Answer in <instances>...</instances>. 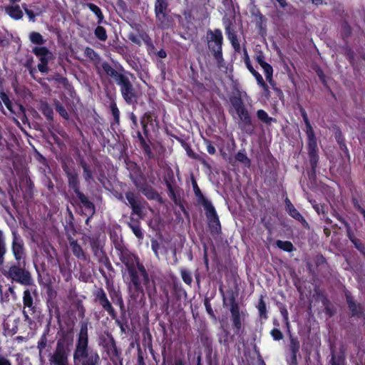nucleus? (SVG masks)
I'll use <instances>...</instances> for the list:
<instances>
[{
  "label": "nucleus",
  "instance_id": "obj_1",
  "mask_svg": "<svg viewBox=\"0 0 365 365\" xmlns=\"http://www.w3.org/2000/svg\"><path fill=\"white\" fill-rule=\"evenodd\" d=\"M81 360H83L82 365H98L100 361L98 353L88 347V324L86 322L81 323V329L73 351V362L76 364Z\"/></svg>",
  "mask_w": 365,
  "mask_h": 365
},
{
  "label": "nucleus",
  "instance_id": "obj_2",
  "mask_svg": "<svg viewBox=\"0 0 365 365\" xmlns=\"http://www.w3.org/2000/svg\"><path fill=\"white\" fill-rule=\"evenodd\" d=\"M230 101L232 106L230 113L234 118H235V115L237 116L238 123L242 129L251 133L252 131L251 117L241 98L233 96L230 98Z\"/></svg>",
  "mask_w": 365,
  "mask_h": 365
},
{
  "label": "nucleus",
  "instance_id": "obj_3",
  "mask_svg": "<svg viewBox=\"0 0 365 365\" xmlns=\"http://www.w3.org/2000/svg\"><path fill=\"white\" fill-rule=\"evenodd\" d=\"M2 274L9 279L23 285H30L32 283L31 273L26 269V261H16L11 264L7 270Z\"/></svg>",
  "mask_w": 365,
  "mask_h": 365
},
{
  "label": "nucleus",
  "instance_id": "obj_4",
  "mask_svg": "<svg viewBox=\"0 0 365 365\" xmlns=\"http://www.w3.org/2000/svg\"><path fill=\"white\" fill-rule=\"evenodd\" d=\"M136 268L134 264H126L128 271L130 277V282L135 291L138 293H143V288L141 285V277L145 285L149 283V276L145 267L139 262L138 258L135 259Z\"/></svg>",
  "mask_w": 365,
  "mask_h": 365
},
{
  "label": "nucleus",
  "instance_id": "obj_5",
  "mask_svg": "<svg viewBox=\"0 0 365 365\" xmlns=\"http://www.w3.org/2000/svg\"><path fill=\"white\" fill-rule=\"evenodd\" d=\"M70 344L64 338L57 341L53 352L50 355L51 365H69L68 356L70 355Z\"/></svg>",
  "mask_w": 365,
  "mask_h": 365
},
{
  "label": "nucleus",
  "instance_id": "obj_6",
  "mask_svg": "<svg viewBox=\"0 0 365 365\" xmlns=\"http://www.w3.org/2000/svg\"><path fill=\"white\" fill-rule=\"evenodd\" d=\"M206 38L209 50L212 53L218 64L220 65L223 60L222 53L223 36L222 31L217 29L208 30Z\"/></svg>",
  "mask_w": 365,
  "mask_h": 365
},
{
  "label": "nucleus",
  "instance_id": "obj_7",
  "mask_svg": "<svg viewBox=\"0 0 365 365\" xmlns=\"http://www.w3.org/2000/svg\"><path fill=\"white\" fill-rule=\"evenodd\" d=\"M124 101L129 105H134L138 101V93L131 83L128 75H125L117 83Z\"/></svg>",
  "mask_w": 365,
  "mask_h": 365
},
{
  "label": "nucleus",
  "instance_id": "obj_8",
  "mask_svg": "<svg viewBox=\"0 0 365 365\" xmlns=\"http://www.w3.org/2000/svg\"><path fill=\"white\" fill-rule=\"evenodd\" d=\"M62 168L68 178V187L73 190L76 195L81 192L79 189L78 174L74 168V163L72 160L63 161Z\"/></svg>",
  "mask_w": 365,
  "mask_h": 365
},
{
  "label": "nucleus",
  "instance_id": "obj_9",
  "mask_svg": "<svg viewBox=\"0 0 365 365\" xmlns=\"http://www.w3.org/2000/svg\"><path fill=\"white\" fill-rule=\"evenodd\" d=\"M11 252L16 261H26L24 242L16 231L12 232Z\"/></svg>",
  "mask_w": 365,
  "mask_h": 365
},
{
  "label": "nucleus",
  "instance_id": "obj_10",
  "mask_svg": "<svg viewBox=\"0 0 365 365\" xmlns=\"http://www.w3.org/2000/svg\"><path fill=\"white\" fill-rule=\"evenodd\" d=\"M32 52L38 58L40 63L38 64V69L41 73H47V64L52 59V53L46 47L36 46L32 49Z\"/></svg>",
  "mask_w": 365,
  "mask_h": 365
},
{
  "label": "nucleus",
  "instance_id": "obj_11",
  "mask_svg": "<svg viewBox=\"0 0 365 365\" xmlns=\"http://www.w3.org/2000/svg\"><path fill=\"white\" fill-rule=\"evenodd\" d=\"M230 312L235 332L237 334L242 328V323L245 319V313L240 310V307L235 300H232L231 302Z\"/></svg>",
  "mask_w": 365,
  "mask_h": 365
},
{
  "label": "nucleus",
  "instance_id": "obj_12",
  "mask_svg": "<svg viewBox=\"0 0 365 365\" xmlns=\"http://www.w3.org/2000/svg\"><path fill=\"white\" fill-rule=\"evenodd\" d=\"M96 297L103 308L110 314V317L115 318V310L108 301L105 292L102 289H98L96 292Z\"/></svg>",
  "mask_w": 365,
  "mask_h": 365
},
{
  "label": "nucleus",
  "instance_id": "obj_13",
  "mask_svg": "<svg viewBox=\"0 0 365 365\" xmlns=\"http://www.w3.org/2000/svg\"><path fill=\"white\" fill-rule=\"evenodd\" d=\"M225 32L235 51L237 52H240L241 48L240 43L237 40V35L235 33V31L230 26V22H225Z\"/></svg>",
  "mask_w": 365,
  "mask_h": 365
},
{
  "label": "nucleus",
  "instance_id": "obj_14",
  "mask_svg": "<svg viewBox=\"0 0 365 365\" xmlns=\"http://www.w3.org/2000/svg\"><path fill=\"white\" fill-rule=\"evenodd\" d=\"M156 24L158 27L165 29L172 26L173 20L168 13L155 15Z\"/></svg>",
  "mask_w": 365,
  "mask_h": 365
},
{
  "label": "nucleus",
  "instance_id": "obj_15",
  "mask_svg": "<svg viewBox=\"0 0 365 365\" xmlns=\"http://www.w3.org/2000/svg\"><path fill=\"white\" fill-rule=\"evenodd\" d=\"M138 189L148 200H156L161 202L160 195L152 187L145 185L138 187Z\"/></svg>",
  "mask_w": 365,
  "mask_h": 365
},
{
  "label": "nucleus",
  "instance_id": "obj_16",
  "mask_svg": "<svg viewBox=\"0 0 365 365\" xmlns=\"http://www.w3.org/2000/svg\"><path fill=\"white\" fill-rule=\"evenodd\" d=\"M102 68L106 75L112 77L117 83L125 74L118 72L115 70L108 63L104 62L102 63Z\"/></svg>",
  "mask_w": 365,
  "mask_h": 365
},
{
  "label": "nucleus",
  "instance_id": "obj_17",
  "mask_svg": "<svg viewBox=\"0 0 365 365\" xmlns=\"http://www.w3.org/2000/svg\"><path fill=\"white\" fill-rule=\"evenodd\" d=\"M76 196L78 198V200H80V202H81V204L83 205L86 211L87 212L86 214H88L91 215H93V213L95 212V207H94L93 202H91L87 198V197L82 192L78 193V195H76Z\"/></svg>",
  "mask_w": 365,
  "mask_h": 365
},
{
  "label": "nucleus",
  "instance_id": "obj_18",
  "mask_svg": "<svg viewBox=\"0 0 365 365\" xmlns=\"http://www.w3.org/2000/svg\"><path fill=\"white\" fill-rule=\"evenodd\" d=\"M204 207L206 210V215L208 218L209 223L212 222V221H219L215 207L207 200H204Z\"/></svg>",
  "mask_w": 365,
  "mask_h": 365
},
{
  "label": "nucleus",
  "instance_id": "obj_19",
  "mask_svg": "<svg viewBox=\"0 0 365 365\" xmlns=\"http://www.w3.org/2000/svg\"><path fill=\"white\" fill-rule=\"evenodd\" d=\"M5 11L15 20H19L23 17V12L19 5L6 6Z\"/></svg>",
  "mask_w": 365,
  "mask_h": 365
},
{
  "label": "nucleus",
  "instance_id": "obj_20",
  "mask_svg": "<svg viewBox=\"0 0 365 365\" xmlns=\"http://www.w3.org/2000/svg\"><path fill=\"white\" fill-rule=\"evenodd\" d=\"M69 243L73 255L78 259H86V255L78 242L73 239H71Z\"/></svg>",
  "mask_w": 365,
  "mask_h": 365
},
{
  "label": "nucleus",
  "instance_id": "obj_21",
  "mask_svg": "<svg viewBox=\"0 0 365 365\" xmlns=\"http://www.w3.org/2000/svg\"><path fill=\"white\" fill-rule=\"evenodd\" d=\"M346 300L352 315L360 316L362 314V307L359 304H356L353 299L348 295L346 296Z\"/></svg>",
  "mask_w": 365,
  "mask_h": 365
},
{
  "label": "nucleus",
  "instance_id": "obj_22",
  "mask_svg": "<svg viewBox=\"0 0 365 365\" xmlns=\"http://www.w3.org/2000/svg\"><path fill=\"white\" fill-rule=\"evenodd\" d=\"M7 252L6 240L2 231L0 230V267H2L5 262V255Z\"/></svg>",
  "mask_w": 365,
  "mask_h": 365
},
{
  "label": "nucleus",
  "instance_id": "obj_23",
  "mask_svg": "<svg viewBox=\"0 0 365 365\" xmlns=\"http://www.w3.org/2000/svg\"><path fill=\"white\" fill-rule=\"evenodd\" d=\"M168 0H156L155 2V14L167 13Z\"/></svg>",
  "mask_w": 365,
  "mask_h": 365
},
{
  "label": "nucleus",
  "instance_id": "obj_24",
  "mask_svg": "<svg viewBox=\"0 0 365 365\" xmlns=\"http://www.w3.org/2000/svg\"><path fill=\"white\" fill-rule=\"evenodd\" d=\"M130 228L132 230L134 235L138 238L142 239L143 235L141 232V228L140 226V222L138 220H135L133 218L130 219V222L128 223Z\"/></svg>",
  "mask_w": 365,
  "mask_h": 365
},
{
  "label": "nucleus",
  "instance_id": "obj_25",
  "mask_svg": "<svg viewBox=\"0 0 365 365\" xmlns=\"http://www.w3.org/2000/svg\"><path fill=\"white\" fill-rule=\"evenodd\" d=\"M286 208L288 213L294 219L301 221L303 220L304 218L302 215L297 211V209L294 207V205L291 203V202L287 199L286 200Z\"/></svg>",
  "mask_w": 365,
  "mask_h": 365
},
{
  "label": "nucleus",
  "instance_id": "obj_26",
  "mask_svg": "<svg viewBox=\"0 0 365 365\" xmlns=\"http://www.w3.org/2000/svg\"><path fill=\"white\" fill-rule=\"evenodd\" d=\"M299 347H300V345H299V341L295 338L291 337L290 338V349L292 353V363L294 364H297V353L299 351Z\"/></svg>",
  "mask_w": 365,
  "mask_h": 365
},
{
  "label": "nucleus",
  "instance_id": "obj_27",
  "mask_svg": "<svg viewBox=\"0 0 365 365\" xmlns=\"http://www.w3.org/2000/svg\"><path fill=\"white\" fill-rule=\"evenodd\" d=\"M23 302H24V305L25 307H26L29 309L34 311V302H33V297H32L31 292L29 289H26L24 292Z\"/></svg>",
  "mask_w": 365,
  "mask_h": 365
},
{
  "label": "nucleus",
  "instance_id": "obj_28",
  "mask_svg": "<svg viewBox=\"0 0 365 365\" xmlns=\"http://www.w3.org/2000/svg\"><path fill=\"white\" fill-rule=\"evenodd\" d=\"M40 110L46 118L52 120L53 118V112L52 108L47 103H41Z\"/></svg>",
  "mask_w": 365,
  "mask_h": 365
},
{
  "label": "nucleus",
  "instance_id": "obj_29",
  "mask_svg": "<svg viewBox=\"0 0 365 365\" xmlns=\"http://www.w3.org/2000/svg\"><path fill=\"white\" fill-rule=\"evenodd\" d=\"M125 197L128 201L130 207L135 205L138 202L143 201L142 197H140V196H138V195L135 194L133 192H127L125 193Z\"/></svg>",
  "mask_w": 365,
  "mask_h": 365
},
{
  "label": "nucleus",
  "instance_id": "obj_30",
  "mask_svg": "<svg viewBox=\"0 0 365 365\" xmlns=\"http://www.w3.org/2000/svg\"><path fill=\"white\" fill-rule=\"evenodd\" d=\"M132 213L137 215L140 219H143L145 217V212H144V202L141 201L140 202H138L135 205L133 206L132 207Z\"/></svg>",
  "mask_w": 365,
  "mask_h": 365
},
{
  "label": "nucleus",
  "instance_id": "obj_31",
  "mask_svg": "<svg viewBox=\"0 0 365 365\" xmlns=\"http://www.w3.org/2000/svg\"><path fill=\"white\" fill-rule=\"evenodd\" d=\"M30 41L35 44L42 45L46 42L42 35L38 32L33 31L29 34Z\"/></svg>",
  "mask_w": 365,
  "mask_h": 365
},
{
  "label": "nucleus",
  "instance_id": "obj_32",
  "mask_svg": "<svg viewBox=\"0 0 365 365\" xmlns=\"http://www.w3.org/2000/svg\"><path fill=\"white\" fill-rule=\"evenodd\" d=\"M54 107L56 110L59 113V115L63 118L64 119L67 120L69 118V115L68 112L66 111V108L63 107V106L58 101H54Z\"/></svg>",
  "mask_w": 365,
  "mask_h": 365
},
{
  "label": "nucleus",
  "instance_id": "obj_33",
  "mask_svg": "<svg viewBox=\"0 0 365 365\" xmlns=\"http://www.w3.org/2000/svg\"><path fill=\"white\" fill-rule=\"evenodd\" d=\"M276 245L279 249L286 252H292L294 248L293 245L289 241L277 240Z\"/></svg>",
  "mask_w": 365,
  "mask_h": 365
},
{
  "label": "nucleus",
  "instance_id": "obj_34",
  "mask_svg": "<svg viewBox=\"0 0 365 365\" xmlns=\"http://www.w3.org/2000/svg\"><path fill=\"white\" fill-rule=\"evenodd\" d=\"M81 165L83 170V178L85 180L89 182L93 178L92 172L89 166L83 160L81 161Z\"/></svg>",
  "mask_w": 365,
  "mask_h": 365
},
{
  "label": "nucleus",
  "instance_id": "obj_35",
  "mask_svg": "<svg viewBox=\"0 0 365 365\" xmlns=\"http://www.w3.org/2000/svg\"><path fill=\"white\" fill-rule=\"evenodd\" d=\"M264 72V75L267 81L269 83H272V73L273 69L272 67L269 63H264L263 66H261Z\"/></svg>",
  "mask_w": 365,
  "mask_h": 365
},
{
  "label": "nucleus",
  "instance_id": "obj_36",
  "mask_svg": "<svg viewBox=\"0 0 365 365\" xmlns=\"http://www.w3.org/2000/svg\"><path fill=\"white\" fill-rule=\"evenodd\" d=\"M257 116L259 120L267 124H270L273 120L264 110H258L257 111Z\"/></svg>",
  "mask_w": 365,
  "mask_h": 365
},
{
  "label": "nucleus",
  "instance_id": "obj_37",
  "mask_svg": "<svg viewBox=\"0 0 365 365\" xmlns=\"http://www.w3.org/2000/svg\"><path fill=\"white\" fill-rule=\"evenodd\" d=\"M95 36L102 41H105L107 39V34L106 29L101 26H98L96 28L94 31Z\"/></svg>",
  "mask_w": 365,
  "mask_h": 365
},
{
  "label": "nucleus",
  "instance_id": "obj_38",
  "mask_svg": "<svg viewBox=\"0 0 365 365\" xmlns=\"http://www.w3.org/2000/svg\"><path fill=\"white\" fill-rule=\"evenodd\" d=\"M348 237L358 250L364 252V245L359 239L356 238L351 232H348Z\"/></svg>",
  "mask_w": 365,
  "mask_h": 365
},
{
  "label": "nucleus",
  "instance_id": "obj_39",
  "mask_svg": "<svg viewBox=\"0 0 365 365\" xmlns=\"http://www.w3.org/2000/svg\"><path fill=\"white\" fill-rule=\"evenodd\" d=\"M84 54L86 57H88L92 61L99 60V56L98 55V53L90 47L86 48V49L84 50Z\"/></svg>",
  "mask_w": 365,
  "mask_h": 365
},
{
  "label": "nucleus",
  "instance_id": "obj_40",
  "mask_svg": "<svg viewBox=\"0 0 365 365\" xmlns=\"http://www.w3.org/2000/svg\"><path fill=\"white\" fill-rule=\"evenodd\" d=\"M88 7L90 9L91 11H93L97 16L98 19V23H101L103 18V16L100 8L93 4H88Z\"/></svg>",
  "mask_w": 365,
  "mask_h": 365
},
{
  "label": "nucleus",
  "instance_id": "obj_41",
  "mask_svg": "<svg viewBox=\"0 0 365 365\" xmlns=\"http://www.w3.org/2000/svg\"><path fill=\"white\" fill-rule=\"evenodd\" d=\"M331 363V365H344L345 358L343 355L336 356L332 352Z\"/></svg>",
  "mask_w": 365,
  "mask_h": 365
},
{
  "label": "nucleus",
  "instance_id": "obj_42",
  "mask_svg": "<svg viewBox=\"0 0 365 365\" xmlns=\"http://www.w3.org/2000/svg\"><path fill=\"white\" fill-rule=\"evenodd\" d=\"M2 102L6 106V108L12 111L11 102L9 96L4 92L0 93V103Z\"/></svg>",
  "mask_w": 365,
  "mask_h": 365
},
{
  "label": "nucleus",
  "instance_id": "obj_43",
  "mask_svg": "<svg viewBox=\"0 0 365 365\" xmlns=\"http://www.w3.org/2000/svg\"><path fill=\"white\" fill-rule=\"evenodd\" d=\"M110 109L113 114V116L114 118V120L116 123H119V119H120V111L116 106V103L115 102H113L110 104Z\"/></svg>",
  "mask_w": 365,
  "mask_h": 365
},
{
  "label": "nucleus",
  "instance_id": "obj_44",
  "mask_svg": "<svg viewBox=\"0 0 365 365\" xmlns=\"http://www.w3.org/2000/svg\"><path fill=\"white\" fill-rule=\"evenodd\" d=\"M235 158L237 161L241 162L244 165L247 166L250 165V161L245 153L238 152L235 155Z\"/></svg>",
  "mask_w": 365,
  "mask_h": 365
},
{
  "label": "nucleus",
  "instance_id": "obj_45",
  "mask_svg": "<svg viewBox=\"0 0 365 365\" xmlns=\"http://www.w3.org/2000/svg\"><path fill=\"white\" fill-rule=\"evenodd\" d=\"M23 8L24 9L25 13L29 16L30 21H31L33 22L35 21L36 15H40L42 13V11L39 9H36V14H34L33 11L29 10L26 8V5H24Z\"/></svg>",
  "mask_w": 365,
  "mask_h": 365
},
{
  "label": "nucleus",
  "instance_id": "obj_46",
  "mask_svg": "<svg viewBox=\"0 0 365 365\" xmlns=\"http://www.w3.org/2000/svg\"><path fill=\"white\" fill-rule=\"evenodd\" d=\"M181 277L185 283L190 284L192 282V275L190 272L185 269L181 270Z\"/></svg>",
  "mask_w": 365,
  "mask_h": 365
},
{
  "label": "nucleus",
  "instance_id": "obj_47",
  "mask_svg": "<svg viewBox=\"0 0 365 365\" xmlns=\"http://www.w3.org/2000/svg\"><path fill=\"white\" fill-rule=\"evenodd\" d=\"M308 142V148H309V153H317V140L316 138H309Z\"/></svg>",
  "mask_w": 365,
  "mask_h": 365
},
{
  "label": "nucleus",
  "instance_id": "obj_48",
  "mask_svg": "<svg viewBox=\"0 0 365 365\" xmlns=\"http://www.w3.org/2000/svg\"><path fill=\"white\" fill-rule=\"evenodd\" d=\"M258 310L261 316H264L266 318V304L262 297L260 298L257 306Z\"/></svg>",
  "mask_w": 365,
  "mask_h": 365
},
{
  "label": "nucleus",
  "instance_id": "obj_49",
  "mask_svg": "<svg viewBox=\"0 0 365 365\" xmlns=\"http://www.w3.org/2000/svg\"><path fill=\"white\" fill-rule=\"evenodd\" d=\"M91 245L94 255L96 256H99L101 254L102 251L99 247L98 242L93 240L91 242Z\"/></svg>",
  "mask_w": 365,
  "mask_h": 365
},
{
  "label": "nucleus",
  "instance_id": "obj_50",
  "mask_svg": "<svg viewBox=\"0 0 365 365\" xmlns=\"http://www.w3.org/2000/svg\"><path fill=\"white\" fill-rule=\"evenodd\" d=\"M209 227L214 233H218L220 231V221H212V222L209 223Z\"/></svg>",
  "mask_w": 365,
  "mask_h": 365
},
{
  "label": "nucleus",
  "instance_id": "obj_51",
  "mask_svg": "<svg viewBox=\"0 0 365 365\" xmlns=\"http://www.w3.org/2000/svg\"><path fill=\"white\" fill-rule=\"evenodd\" d=\"M271 335L274 340H280L283 338L282 331L278 329H274L271 331Z\"/></svg>",
  "mask_w": 365,
  "mask_h": 365
},
{
  "label": "nucleus",
  "instance_id": "obj_52",
  "mask_svg": "<svg viewBox=\"0 0 365 365\" xmlns=\"http://www.w3.org/2000/svg\"><path fill=\"white\" fill-rule=\"evenodd\" d=\"M250 72L255 76V78L259 85H261V84H262V83H264L262 76L257 71H256L254 68H252V69L250 68Z\"/></svg>",
  "mask_w": 365,
  "mask_h": 365
},
{
  "label": "nucleus",
  "instance_id": "obj_53",
  "mask_svg": "<svg viewBox=\"0 0 365 365\" xmlns=\"http://www.w3.org/2000/svg\"><path fill=\"white\" fill-rule=\"evenodd\" d=\"M309 157H310V164L312 165V168L313 169L315 168V167L317 166V160H318V156L317 155V153H309Z\"/></svg>",
  "mask_w": 365,
  "mask_h": 365
},
{
  "label": "nucleus",
  "instance_id": "obj_54",
  "mask_svg": "<svg viewBox=\"0 0 365 365\" xmlns=\"http://www.w3.org/2000/svg\"><path fill=\"white\" fill-rule=\"evenodd\" d=\"M306 133L308 139L315 138L314 130L310 123L306 125Z\"/></svg>",
  "mask_w": 365,
  "mask_h": 365
},
{
  "label": "nucleus",
  "instance_id": "obj_55",
  "mask_svg": "<svg viewBox=\"0 0 365 365\" xmlns=\"http://www.w3.org/2000/svg\"><path fill=\"white\" fill-rule=\"evenodd\" d=\"M244 56H245V63L247 66V68L250 71V68L252 69V68H253V67L251 65L250 60V58H249V56H248L246 48L244 49Z\"/></svg>",
  "mask_w": 365,
  "mask_h": 365
},
{
  "label": "nucleus",
  "instance_id": "obj_56",
  "mask_svg": "<svg viewBox=\"0 0 365 365\" xmlns=\"http://www.w3.org/2000/svg\"><path fill=\"white\" fill-rule=\"evenodd\" d=\"M206 149L208 153L213 155L215 153V148L212 145L210 141H206Z\"/></svg>",
  "mask_w": 365,
  "mask_h": 365
},
{
  "label": "nucleus",
  "instance_id": "obj_57",
  "mask_svg": "<svg viewBox=\"0 0 365 365\" xmlns=\"http://www.w3.org/2000/svg\"><path fill=\"white\" fill-rule=\"evenodd\" d=\"M193 188H194V191H195V195L197 197H201L202 199V203L204 204V200H206V199L204 198L202 194L200 192V188L198 187V186H197V183L195 182H194V183H193Z\"/></svg>",
  "mask_w": 365,
  "mask_h": 365
},
{
  "label": "nucleus",
  "instance_id": "obj_58",
  "mask_svg": "<svg viewBox=\"0 0 365 365\" xmlns=\"http://www.w3.org/2000/svg\"><path fill=\"white\" fill-rule=\"evenodd\" d=\"M299 110H300V113L302 114V118L304 120L305 125L310 123L305 110L302 107H300Z\"/></svg>",
  "mask_w": 365,
  "mask_h": 365
},
{
  "label": "nucleus",
  "instance_id": "obj_59",
  "mask_svg": "<svg viewBox=\"0 0 365 365\" xmlns=\"http://www.w3.org/2000/svg\"><path fill=\"white\" fill-rule=\"evenodd\" d=\"M255 59L256 61H257V63L262 66L264 65V63H267L264 61V56L263 54L260 52L259 54H257L255 57Z\"/></svg>",
  "mask_w": 365,
  "mask_h": 365
},
{
  "label": "nucleus",
  "instance_id": "obj_60",
  "mask_svg": "<svg viewBox=\"0 0 365 365\" xmlns=\"http://www.w3.org/2000/svg\"><path fill=\"white\" fill-rule=\"evenodd\" d=\"M128 38L134 43L137 44V45H140V39L136 36H135L134 34H130L129 36H128Z\"/></svg>",
  "mask_w": 365,
  "mask_h": 365
},
{
  "label": "nucleus",
  "instance_id": "obj_61",
  "mask_svg": "<svg viewBox=\"0 0 365 365\" xmlns=\"http://www.w3.org/2000/svg\"><path fill=\"white\" fill-rule=\"evenodd\" d=\"M0 365H11V364L7 358L0 355Z\"/></svg>",
  "mask_w": 365,
  "mask_h": 365
},
{
  "label": "nucleus",
  "instance_id": "obj_62",
  "mask_svg": "<svg viewBox=\"0 0 365 365\" xmlns=\"http://www.w3.org/2000/svg\"><path fill=\"white\" fill-rule=\"evenodd\" d=\"M137 136H138V138L141 145H145L147 148L148 144L146 143L145 139L143 138V135H141V133L139 131H138V133H137Z\"/></svg>",
  "mask_w": 365,
  "mask_h": 365
},
{
  "label": "nucleus",
  "instance_id": "obj_63",
  "mask_svg": "<svg viewBox=\"0 0 365 365\" xmlns=\"http://www.w3.org/2000/svg\"><path fill=\"white\" fill-rule=\"evenodd\" d=\"M140 123L143 126V130L144 134L147 135L148 133L147 122L145 121L144 120H141Z\"/></svg>",
  "mask_w": 365,
  "mask_h": 365
},
{
  "label": "nucleus",
  "instance_id": "obj_64",
  "mask_svg": "<svg viewBox=\"0 0 365 365\" xmlns=\"http://www.w3.org/2000/svg\"><path fill=\"white\" fill-rule=\"evenodd\" d=\"M259 86L263 88L265 96H269V88H268L267 85L264 82V83H262V84H261Z\"/></svg>",
  "mask_w": 365,
  "mask_h": 365
}]
</instances>
